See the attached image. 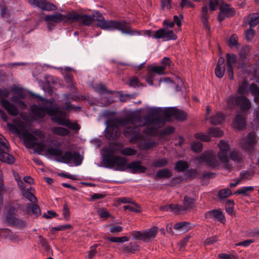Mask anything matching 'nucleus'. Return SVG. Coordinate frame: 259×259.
Instances as JSON below:
<instances>
[{"instance_id": "nucleus-1", "label": "nucleus", "mask_w": 259, "mask_h": 259, "mask_svg": "<svg viewBox=\"0 0 259 259\" xmlns=\"http://www.w3.org/2000/svg\"><path fill=\"white\" fill-rule=\"evenodd\" d=\"M106 120L105 124V136L112 140L119 135L118 132L119 126H123L132 124L139 126H146V128L143 130V133L146 134H151L154 132L155 128L162 125L164 120L161 117L150 113L143 117L137 113H133L126 117L117 118L114 112H108L106 113Z\"/></svg>"}, {"instance_id": "nucleus-2", "label": "nucleus", "mask_w": 259, "mask_h": 259, "mask_svg": "<svg viewBox=\"0 0 259 259\" xmlns=\"http://www.w3.org/2000/svg\"><path fill=\"white\" fill-rule=\"evenodd\" d=\"M93 21H97V25L102 29L108 30H117L123 34L130 35H140V32L132 29L129 22L124 20L121 21L105 20L101 13L96 12L92 16Z\"/></svg>"}, {"instance_id": "nucleus-3", "label": "nucleus", "mask_w": 259, "mask_h": 259, "mask_svg": "<svg viewBox=\"0 0 259 259\" xmlns=\"http://www.w3.org/2000/svg\"><path fill=\"white\" fill-rule=\"evenodd\" d=\"M141 163H99L98 166L115 170H128L132 173H141L146 167L141 165Z\"/></svg>"}, {"instance_id": "nucleus-4", "label": "nucleus", "mask_w": 259, "mask_h": 259, "mask_svg": "<svg viewBox=\"0 0 259 259\" xmlns=\"http://www.w3.org/2000/svg\"><path fill=\"white\" fill-rule=\"evenodd\" d=\"M47 153L48 155L60 157L64 161L73 160V162H82L83 159V156L79 152L66 151L63 154L62 150L58 148H49L47 149Z\"/></svg>"}, {"instance_id": "nucleus-5", "label": "nucleus", "mask_w": 259, "mask_h": 259, "mask_svg": "<svg viewBox=\"0 0 259 259\" xmlns=\"http://www.w3.org/2000/svg\"><path fill=\"white\" fill-rule=\"evenodd\" d=\"M228 108L233 109L236 106L240 107L242 111H246L250 109L251 103L249 100L245 96H231L227 101Z\"/></svg>"}, {"instance_id": "nucleus-6", "label": "nucleus", "mask_w": 259, "mask_h": 259, "mask_svg": "<svg viewBox=\"0 0 259 259\" xmlns=\"http://www.w3.org/2000/svg\"><path fill=\"white\" fill-rule=\"evenodd\" d=\"M24 143L28 148H35L40 151L44 150L45 144L44 141L38 139L33 135L24 132L23 134Z\"/></svg>"}, {"instance_id": "nucleus-7", "label": "nucleus", "mask_w": 259, "mask_h": 259, "mask_svg": "<svg viewBox=\"0 0 259 259\" xmlns=\"http://www.w3.org/2000/svg\"><path fill=\"white\" fill-rule=\"evenodd\" d=\"M257 142V138L255 132L249 133L245 139L240 142L242 147L249 153L253 151L254 146Z\"/></svg>"}, {"instance_id": "nucleus-8", "label": "nucleus", "mask_w": 259, "mask_h": 259, "mask_svg": "<svg viewBox=\"0 0 259 259\" xmlns=\"http://www.w3.org/2000/svg\"><path fill=\"white\" fill-rule=\"evenodd\" d=\"M68 18H70V23L78 22L83 25H89L93 22L92 16L81 15L74 12L68 13Z\"/></svg>"}, {"instance_id": "nucleus-9", "label": "nucleus", "mask_w": 259, "mask_h": 259, "mask_svg": "<svg viewBox=\"0 0 259 259\" xmlns=\"http://www.w3.org/2000/svg\"><path fill=\"white\" fill-rule=\"evenodd\" d=\"M8 149L7 140L0 135V160L1 162H14L13 155L5 151Z\"/></svg>"}, {"instance_id": "nucleus-10", "label": "nucleus", "mask_w": 259, "mask_h": 259, "mask_svg": "<svg viewBox=\"0 0 259 259\" xmlns=\"http://www.w3.org/2000/svg\"><path fill=\"white\" fill-rule=\"evenodd\" d=\"M142 126L137 125L127 126L123 130V134L126 137H131V142L140 140L142 138L143 133H141L139 127Z\"/></svg>"}, {"instance_id": "nucleus-11", "label": "nucleus", "mask_w": 259, "mask_h": 259, "mask_svg": "<svg viewBox=\"0 0 259 259\" xmlns=\"http://www.w3.org/2000/svg\"><path fill=\"white\" fill-rule=\"evenodd\" d=\"M28 2L31 5L35 6L39 8L43 11H54L57 10V8L54 4L50 3L46 0H27Z\"/></svg>"}, {"instance_id": "nucleus-12", "label": "nucleus", "mask_w": 259, "mask_h": 259, "mask_svg": "<svg viewBox=\"0 0 259 259\" xmlns=\"http://www.w3.org/2000/svg\"><path fill=\"white\" fill-rule=\"evenodd\" d=\"M156 39H162L164 41L175 40L177 38L176 34L172 30H166L163 28L156 31L155 35Z\"/></svg>"}, {"instance_id": "nucleus-13", "label": "nucleus", "mask_w": 259, "mask_h": 259, "mask_svg": "<svg viewBox=\"0 0 259 259\" xmlns=\"http://www.w3.org/2000/svg\"><path fill=\"white\" fill-rule=\"evenodd\" d=\"M45 20L47 22L52 23H59L62 22H70V18H68V13L66 15H63L59 13L53 15H47L45 17Z\"/></svg>"}, {"instance_id": "nucleus-14", "label": "nucleus", "mask_w": 259, "mask_h": 259, "mask_svg": "<svg viewBox=\"0 0 259 259\" xmlns=\"http://www.w3.org/2000/svg\"><path fill=\"white\" fill-rule=\"evenodd\" d=\"M164 114L167 117L171 116L178 120L183 121L186 119L187 114L183 111L179 110L176 108H169L164 111Z\"/></svg>"}, {"instance_id": "nucleus-15", "label": "nucleus", "mask_w": 259, "mask_h": 259, "mask_svg": "<svg viewBox=\"0 0 259 259\" xmlns=\"http://www.w3.org/2000/svg\"><path fill=\"white\" fill-rule=\"evenodd\" d=\"M162 125H161L160 127ZM157 128H158V127L155 128L154 132L151 134H146L143 133V131H142L143 134L147 135L148 138L147 139V140H143V136H142V139L139 140V147L141 149L149 150L151 148L156 147L157 145V143L152 138L151 136L153 134H154Z\"/></svg>"}, {"instance_id": "nucleus-16", "label": "nucleus", "mask_w": 259, "mask_h": 259, "mask_svg": "<svg viewBox=\"0 0 259 259\" xmlns=\"http://www.w3.org/2000/svg\"><path fill=\"white\" fill-rule=\"evenodd\" d=\"M220 12L218 16L220 21H223L226 18L232 17L235 14V10L227 4L221 5L220 6Z\"/></svg>"}, {"instance_id": "nucleus-17", "label": "nucleus", "mask_w": 259, "mask_h": 259, "mask_svg": "<svg viewBox=\"0 0 259 259\" xmlns=\"http://www.w3.org/2000/svg\"><path fill=\"white\" fill-rule=\"evenodd\" d=\"M220 149V152L218 154V156L221 162H227L228 153L229 148V144L224 141H221L218 144Z\"/></svg>"}, {"instance_id": "nucleus-18", "label": "nucleus", "mask_w": 259, "mask_h": 259, "mask_svg": "<svg viewBox=\"0 0 259 259\" xmlns=\"http://www.w3.org/2000/svg\"><path fill=\"white\" fill-rule=\"evenodd\" d=\"M1 102L3 107L7 110L9 114L12 116H16L18 114L19 111L17 107L9 100L2 99Z\"/></svg>"}, {"instance_id": "nucleus-19", "label": "nucleus", "mask_w": 259, "mask_h": 259, "mask_svg": "<svg viewBox=\"0 0 259 259\" xmlns=\"http://www.w3.org/2000/svg\"><path fill=\"white\" fill-rule=\"evenodd\" d=\"M204 217L206 219H213L221 222L225 220L224 213L219 210L208 211L205 213Z\"/></svg>"}, {"instance_id": "nucleus-20", "label": "nucleus", "mask_w": 259, "mask_h": 259, "mask_svg": "<svg viewBox=\"0 0 259 259\" xmlns=\"http://www.w3.org/2000/svg\"><path fill=\"white\" fill-rule=\"evenodd\" d=\"M104 161L103 162H126L124 159H121L120 157H115L113 156V152L109 149L106 148L104 149Z\"/></svg>"}, {"instance_id": "nucleus-21", "label": "nucleus", "mask_w": 259, "mask_h": 259, "mask_svg": "<svg viewBox=\"0 0 259 259\" xmlns=\"http://www.w3.org/2000/svg\"><path fill=\"white\" fill-rule=\"evenodd\" d=\"M232 125L236 129H242L246 125L244 117L240 114H236L233 119Z\"/></svg>"}, {"instance_id": "nucleus-22", "label": "nucleus", "mask_w": 259, "mask_h": 259, "mask_svg": "<svg viewBox=\"0 0 259 259\" xmlns=\"http://www.w3.org/2000/svg\"><path fill=\"white\" fill-rule=\"evenodd\" d=\"M45 107H39L33 105L31 106L30 110L32 115L37 119L42 118L46 114Z\"/></svg>"}, {"instance_id": "nucleus-23", "label": "nucleus", "mask_w": 259, "mask_h": 259, "mask_svg": "<svg viewBox=\"0 0 259 259\" xmlns=\"http://www.w3.org/2000/svg\"><path fill=\"white\" fill-rule=\"evenodd\" d=\"M215 154L212 151H206L201 154L199 157V162H214Z\"/></svg>"}, {"instance_id": "nucleus-24", "label": "nucleus", "mask_w": 259, "mask_h": 259, "mask_svg": "<svg viewBox=\"0 0 259 259\" xmlns=\"http://www.w3.org/2000/svg\"><path fill=\"white\" fill-rule=\"evenodd\" d=\"M157 233V229L155 227L151 228L144 232L143 241L148 242L153 239L156 236Z\"/></svg>"}, {"instance_id": "nucleus-25", "label": "nucleus", "mask_w": 259, "mask_h": 259, "mask_svg": "<svg viewBox=\"0 0 259 259\" xmlns=\"http://www.w3.org/2000/svg\"><path fill=\"white\" fill-rule=\"evenodd\" d=\"M26 211L28 213L32 212V214L36 217L39 215L41 213V210L39 207L35 203H27L26 204Z\"/></svg>"}, {"instance_id": "nucleus-26", "label": "nucleus", "mask_w": 259, "mask_h": 259, "mask_svg": "<svg viewBox=\"0 0 259 259\" xmlns=\"http://www.w3.org/2000/svg\"><path fill=\"white\" fill-rule=\"evenodd\" d=\"M16 211V208L14 207H10L9 209V211L4 213L5 221L8 224L12 225L16 218L15 217Z\"/></svg>"}, {"instance_id": "nucleus-27", "label": "nucleus", "mask_w": 259, "mask_h": 259, "mask_svg": "<svg viewBox=\"0 0 259 259\" xmlns=\"http://www.w3.org/2000/svg\"><path fill=\"white\" fill-rule=\"evenodd\" d=\"M209 16L207 6L206 5L204 6L202 8L201 19L205 28L208 30L210 29V27L208 25V19L209 18Z\"/></svg>"}, {"instance_id": "nucleus-28", "label": "nucleus", "mask_w": 259, "mask_h": 259, "mask_svg": "<svg viewBox=\"0 0 259 259\" xmlns=\"http://www.w3.org/2000/svg\"><path fill=\"white\" fill-rule=\"evenodd\" d=\"M51 131L53 134L62 137L68 136L70 134L68 129L60 126L53 127Z\"/></svg>"}, {"instance_id": "nucleus-29", "label": "nucleus", "mask_w": 259, "mask_h": 259, "mask_svg": "<svg viewBox=\"0 0 259 259\" xmlns=\"http://www.w3.org/2000/svg\"><path fill=\"white\" fill-rule=\"evenodd\" d=\"M33 192H34V190L30 187L27 190H24L23 192H22V194L24 197L26 198L32 203H36L37 199L33 194Z\"/></svg>"}, {"instance_id": "nucleus-30", "label": "nucleus", "mask_w": 259, "mask_h": 259, "mask_svg": "<svg viewBox=\"0 0 259 259\" xmlns=\"http://www.w3.org/2000/svg\"><path fill=\"white\" fill-rule=\"evenodd\" d=\"M195 199L188 196H185L183 203L186 211L190 210L194 207Z\"/></svg>"}, {"instance_id": "nucleus-31", "label": "nucleus", "mask_w": 259, "mask_h": 259, "mask_svg": "<svg viewBox=\"0 0 259 259\" xmlns=\"http://www.w3.org/2000/svg\"><path fill=\"white\" fill-rule=\"evenodd\" d=\"M172 176L171 171L168 168L158 170L155 176V179L158 180L160 178L168 179Z\"/></svg>"}, {"instance_id": "nucleus-32", "label": "nucleus", "mask_w": 259, "mask_h": 259, "mask_svg": "<svg viewBox=\"0 0 259 259\" xmlns=\"http://www.w3.org/2000/svg\"><path fill=\"white\" fill-rule=\"evenodd\" d=\"M209 120L211 124H219L225 120V117L222 112H219L210 117Z\"/></svg>"}, {"instance_id": "nucleus-33", "label": "nucleus", "mask_w": 259, "mask_h": 259, "mask_svg": "<svg viewBox=\"0 0 259 259\" xmlns=\"http://www.w3.org/2000/svg\"><path fill=\"white\" fill-rule=\"evenodd\" d=\"M131 203L132 204L131 205H124L123 207L124 210L129 209L131 211L138 213L141 212V208L140 205L134 201H132Z\"/></svg>"}, {"instance_id": "nucleus-34", "label": "nucleus", "mask_w": 259, "mask_h": 259, "mask_svg": "<svg viewBox=\"0 0 259 259\" xmlns=\"http://www.w3.org/2000/svg\"><path fill=\"white\" fill-rule=\"evenodd\" d=\"M176 230H183L186 232L190 228V223L187 222H182L176 223L174 227Z\"/></svg>"}, {"instance_id": "nucleus-35", "label": "nucleus", "mask_w": 259, "mask_h": 259, "mask_svg": "<svg viewBox=\"0 0 259 259\" xmlns=\"http://www.w3.org/2000/svg\"><path fill=\"white\" fill-rule=\"evenodd\" d=\"M249 89L254 96V101L257 103L259 101V88L254 83H251Z\"/></svg>"}, {"instance_id": "nucleus-36", "label": "nucleus", "mask_w": 259, "mask_h": 259, "mask_svg": "<svg viewBox=\"0 0 259 259\" xmlns=\"http://www.w3.org/2000/svg\"><path fill=\"white\" fill-rule=\"evenodd\" d=\"M254 190V188L252 186H247V187H242L237 190H236L234 192V194L235 195H243L245 196H247V193L249 192H252Z\"/></svg>"}, {"instance_id": "nucleus-37", "label": "nucleus", "mask_w": 259, "mask_h": 259, "mask_svg": "<svg viewBox=\"0 0 259 259\" xmlns=\"http://www.w3.org/2000/svg\"><path fill=\"white\" fill-rule=\"evenodd\" d=\"M226 61L227 67H233V66L237 62L236 56L234 54H226Z\"/></svg>"}, {"instance_id": "nucleus-38", "label": "nucleus", "mask_w": 259, "mask_h": 259, "mask_svg": "<svg viewBox=\"0 0 259 259\" xmlns=\"http://www.w3.org/2000/svg\"><path fill=\"white\" fill-rule=\"evenodd\" d=\"M250 26L254 27L259 23V13H253L249 16Z\"/></svg>"}, {"instance_id": "nucleus-39", "label": "nucleus", "mask_w": 259, "mask_h": 259, "mask_svg": "<svg viewBox=\"0 0 259 259\" xmlns=\"http://www.w3.org/2000/svg\"><path fill=\"white\" fill-rule=\"evenodd\" d=\"M139 250V246L136 243H130L126 245L123 246V250L126 252L134 253L136 251Z\"/></svg>"}, {"instance_id": "nucleus-40", "label": "nucleus", "mask_w": 259, "mask_h": 259, "mask_svg": "<svg viewBox=\"0 0 259 259\" xmlns=\"http://www.w3.org/2000/svg\"><path fill=\"white\" fill-rule=\"evenodd\" d=\"M45 110H46V113L47 112L48 114L52 116H55L58 113H62L58 106H54L52 107H45Z\"/></svg>"}, {"instance_id": "nucleus-41", "label": "nucleus", "mask_w": 259, "mask_h": 259, "mask_svg": "<svg viewBox=\"0 0 259 259\" xmlns=\"http://www.w3.org/2000/svg\"><path fill=\"white\" fill-rule=\"evenodd\" d=\"M232 195V191L229 188L220 190L218 192V196L220 199H225Z\"/></svg>"}, {"instance_id": "nucleus-42", "label": "nucleus", "mask_w": 259, "mask_h": 259, "mask_svg": "<svg viewBox=\"0 0 259 259\" xmlns=\"http://www.w3.org/2000/svg\"><path fill=\"white\" fill-rule=\"evenodd\" d=\"M106 239L111 242L115 243H122L128 241V238L126 236L123 237H107Z\"/></svg>"}, {"instance_id": "nucleus-43", "label": "nucleus", "mask_w": 259, "mask_h": 259, "mask_svg": "<svg viewBox=\"0 0 259 259\" xmlns=\"http://www.w3.org/2000/svg\"><path fill=\"white\" fill-rule=\"evenodd\" d=\"M241 158V154L237 151H232L229 156V160L235 161H237L238 162L242 160Z\"/></svg>"}, {"instance_id": "nucleus-44", "label": "nucleus", "mask_w": 259, "mask_h": 259, "mask_svg": "<svg viewBox=\"0 0 259 259\" xmlns=\"http://www.w3.org/2000/svg\"><path fill=\"white\" fill-rule=\"evenodd\" d=\"M253 176V172H252L248 170H243L240 172V181L243 180H249Z\"/></svg>"}, {"instance_id": "nucleus-45", "label": "nucleus", "mask_w": 259, "mask_h": 259, "mask_svg": "<svg viewBox=\"0 0 259 259\" xmlns=\"http://www.w3.org/2000/svg\"><path fill=\"white\" fill-rule=\"evenodd\" d=\"M52 120L56 122L59 125L67 126L69 119H64L60 116H56L52 118Z\"/></svg>"}, {"instance_id": "nucleus-46", "label": "nucleus", "mask_w": 259, "mask_h": 259, "mask_svg": "<svg viewBox=\"0 0 259 259\" xmlns=\"http://www.w3.org/2000/svg\"><path fill=\"white\" fill-rule=\"evenodd\" d=\"M209 135L212 137H220L223 135V132L219 128L211 127L209 129Z\"/></svg>"}, {"instance_id": "nucleus-47", "label": "nucleus", "mask_w": 259, "mask_h": 259, "mask_svg": "<svg viewBox=\"0 0 259 259\" xmlns=\"http://www.w3.org/2000/svg\"><path fill=\"white\" fill-rule=\"evenodd\" d=\"M202 144L200 142H194L191 144V149L195 152H200L202 150Z\"/></svg>"}, {"instance_id": "nucleus-48", "label": "nucleus", "mask_w": 259, "mask_h": 259, "mask_svg": "<svg viewBox=\"0 0 259 259\" xmlns=\"http://www.w3.org/2000/svg\"><path fill=\"white\" fill-rule=\"evenodd\" d=\"M185 211V209L183 205L172 204L171 211L174 212L175 213L178 214Z\"/></svg>"}, {"instance_id": "nucleus-49", "label": "nucleus", "mask_w": 259, "mask_h": 259, "mask_svg": "<svg viewBox=\"0 0 259 259\" xmlns=\"http://www.w3.org/2000/svg\"><path fill=\"white\" fill-rule=\"evenodd\" d=\"M228 45L230 48L238 46V37L236 34H233L232 35L229 40Z\"/></svg>"}, {"instance_id": "nucleus-50", "label": "nucleus", "mask_w": 259, "mask_h": 259, "mask_svg": "<svg viewBox=\"0 0 259 259\" xmlns=\"http://www.w3.org/2000/svg\"><path fill=\"white\" fill-rule=\"evenodd\" d=\"M225 71V66H216L215 69V73L216 76L221 78H222L224 74Z\"/></svg>"}, {"instance_id": "nucleus-51", "label": "nucleus", "mask_w": 259, "mask_h": 259, "mask_svg": "<svg viewBox=\"0 0 259 259\" xmlns=\"http://www.w3.org/2000/svg\"><path fill=\"white\" fill-rule=\"evenodd\" d=\"M11 100L12 102H14L16 104L18 105L22 109H25L27 107L26 104L24 101L21 100L19 98L17 97H13L11 98Z\"/></svg>"}, {"instance_id": "nucleus-52", "label": "nucleus", "mask_w": 259, "mask_h": 259, "mask_svg": "<svg viewBox=\"0 0 259 259\" xmlns=\"http://www.w3.org/2000/svg\"><path fill=\"white\" fill-rule=\"evenodd\" d=\"M98 213L101 218L107 219L112 217L111 214L104 208H102L98 210Z\"/></svg>"}, {"instance_id": "nucleus-53", "label": "nucleus", "mask_w": 259, "mask_h": 259, "mask_svg": "<svg viewBox=\"0 0 259 259\" xmlns=\"http://www.w3.org/2000/svg\"><path fill=\"white\" fill-rule=\"evenodd\" d=\"M188 168V163H176L175 169L178 172H182Z\"/></svg>"}, {"instance_id": "nucleus-54", "label": "nucleus", "mask_w": 259, "mask_h": 259, "mask_svg": "<svg viewBox=\"0 0 259 259\" xmlns=\"http://www.w3.org/2000/svg\"><path fill=\"white\" fill-rule=\"evenodd\" d=\"M194 137L196 139L200 140L202 141L208 142L210 141V138L209 136L205 135L202 133H196L194 135Z\"/></svg>"}, {"instance_id": "nucleus-55", "label": "nucleus", "mask_w": 259, "mask_h": 259, "mask_svg": "<svg viewBox=\"0 0 259 259\" xmlns=\"http://www.w3.org/2000/svg\"><path fill=\"white\" fill-rule=\"evenodd\" d=\"M97 246L98 245L95 244L91 247V249L88 251V255L87 256V259H92L97 254L96 248Z\"/></svg>"}, {"instance_id": "nucleus-56", "label": "nucleus", "mask_w": 259, "mask_h": 259, "mask_svg": "<svg viewBox=\"0 0 259 259\" xmlns=\"http://www.w3.org/2000/svg\"><path fill=\"white\" fill-rule=\"evenodd\" d=\"M165 67L163 66L153 67L150 72L155 74H162L164 73Z\"/></svg>"}, {"instance_id": "nucleus-57", "label": "nucleus", "mask_w": 259, "mask_h": 259, "mask_svg": "<svg viewBox=\"0 0 259 259\" xmlns=\"http://www.w3.org/2000/svg\"><path fill=\"white\" fill-rule=\"evenodd\" d=\"M121 153L124 155L131 156L136 154V151L131 148H126L121 150Z\"/></svg>"}, {"instance_id": "nucleus-58", "label": "nucleus", "mask_w": 259, "mask_h": 259, "mask_svg": "<svg viewBox=\"0 0 259 259\" xmlns=\"http://www.w3.org/2000/svg\"><path fill=\"white\" fill-rule=\"evenodd\" d=\"M62 214L64 218L68 220L70 218V211L69 208L66 203L64 204L63 208L62 209Z\"/></svg>"}, {"instance_id": "nucleus-59", "label": "nucleus", "mask_w": 259, "mask_h": 259, "mask_svg": "<svg viewBox=\"0 0 259 259\" xmlns=\"http://www.w3.org/2000/svg\"><path fill=\"white\" fill-rule=\"evenodd\" d=\"M234 203L233 200H228L226 202V210L227 212H228L230 214H231L234 210Z\"/></svg>"}, {"instance_id": "nucleus-60", "label": "nucleus", "mask_w": 259, "mask_h": 259, "mask_svg": "<svg viewBox=\"0 0 259 259\" xmlns=\"http://www.w3.org/2000/svg\"><path fill=\"white\" fill-rule=\"evenodd\" d=\"M129 85L134 88L139 87L140 85V82L137 77L134 76L130 79Z\"/></svg>"}, {"instance_id": "nucleus-61", "label": "nucleus", "mask_w": 259, "mask_h": 259, "mask_svg": "<svg viewBox=\"0 0 259 259\" xmlns=\"http://www.w3.org/2000/svg\"><path fill=\"white\" fill-rule=\"evenodd\" d=\"M161 8L163 10L164 9H170L171 8V0H161Z\"/></svg>"}, {"instance_id": "nucleus-62", "label": "nucleus", "mask_w": 259, "mask_h": 259, "mask_svg": "<svg viewBox=\"0 0 259 259\" xmlns=\"http://www.w3.org/2000/svg\"><path fill=\"white\" fill-rule=\"evenodd\" d=\"M180 6L182 9L193 8L194 7V5L189 0H182Z\"/></svg>"}, {"instance_id": "nucleus-63", "label": "nucleus", "mask_w": 259, "mask_h": 259, "mask_svg": "<svg viewBox=\"0 0 259 259\" xmlns=\"http://www.w3.org/2000/svg\"><path fill=\"white\" fill-rule=\"evenodd\" d=\"M219 5V0H210L209 2V7L211 11L215 10Z\"/></svg>"}, {"instance_id": "nucleus-64", "label": "nucleus", "mask_w": 259, "mask_h": 259, "mask_svg": "<svg viewBox=\"0 0 259 259\" xmlns=\"http://www.w3.org/2000/svg\"><path fill=\"white\" fill-rule=\"evenodd\" d=\"M12 225L19 228H23L26 226V223L22 220L16 218L14 220V222H13Z\"/></svg>"}]
</instances>
